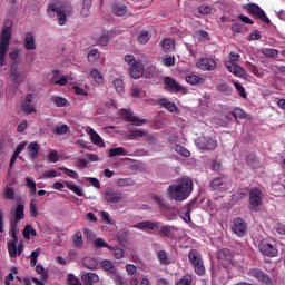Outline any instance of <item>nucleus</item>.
<instances>
[{
    "label": "nucleus",
    "instance_id": "f257e3e1",
    "mask_svg": "<svg viewBox=\"0 0 285 285\" xmlns=\"http://www.w3.org/2000/svg\"><path fill=\"white\" fill-rule=\"evenodd\" d=\"M10 39H12V27L4 26L0 33V67L6 66V56L10 50Z\"/></svg>",
    "mask_w": 285,
    "mask_h": 285
},
{
    "label": "nucleus",
    "instance_id": "f03ea898",
    "mask_svg": "<svg viewBox=\"0 0 285 285\" xmlns=\"http://www.w3.org/2000/svg\"><path fill=\"white\" fill-rule=\"evenodd\" d=\"M228 59L229 61H225V67L227 68V70H229V72H232V75H234L235 77L246 79V69L237 63V61L242 59V56L235 51H230Z\"/></svg>",
    "mask_w": 285,
    "mask_h": 285
},
{
    "label": "nucleus",
    "instance_id": "7ed1b4c3",
    "mask_svg": "<svg viewBox=\"0 0 285 285\" xmlns=\"http://www.w3.org/2000/svg\"><path fill=\"white\" fill-rule=\"evenodd\" d=\"M243 8L246 10L247 14H250L254 19H258L259 21H263V23H266V26H271V19L266 16V12L259 4L249 2L244 4Z\"/></svg>",
    "mask_w": 285,
    "mask_h": 285
},
{
    "label": "nucleus",
    "instance_id": "20e7f679",
    "mask_svg": "<svg viewBox=\"0 0 285 285\" xmlns=\"http://www.w3.org/2000/svg\"><path fill=\"white\" fill-rule=\"evenodd\" d=\"M188 259L194 267L196 275H206V267L204 266V259H202V254L197 249H191L188 253Z\"/></svg>",
    "mask_w": 285,
    "mask_h": 285
},
{
    "label": "nucleus",
    "instance_id": "39448f33",
    "mask_svg": "<svg viewBox=\"0 0 285 285\" xmlns=\"http://www.w3.org/2000/svg\"><path fill=\"white\" fill-rule=\"evenodd\" d=\"M194 183L191 178L183 177L179 179V202H185L193 195Z\"/></svg>",
    "mask_w": 285,
    "mask_h": 285
},
{
    "label": "nucleus",
    "instance_id": "423d86ee",
    "mask_svg": "<svg viewBox=\"0 0 285 285\" xmlns=\"http://www.w3.org/2000/svg\"><path fill=\"white\" fill-rule=\"evenodd\" d=\"M10 79L16 83V86H21L26 80L23 75V66H20L19 62H12L10 68Z\"/></svg>",
    "mask_w": 285,
    "mask_h": 285
},
{
    "label": "nucleus",
    "instance_id": "0eeeda50",
    "mask_svg": "<svg viewBox=\"0 0 285 285\" xmlns=\"http://www.w3.org/2000/svg\"><path fill=\"white\" fill-rule=\"evenodd\" d=\"M249 276L254 277V279L261 285H273V278H271L266 272L259 268L249 269Z\"/></svg>",
    "mask_w": 285,
    "mask_h": 285
},
{
    "label": "nucleus",
    "instance_id": "6e6552de",
    "mask_svg": "<svg viewBox=\"0 0 285 285\" xmlns=\"http://www.w3.org/2000/svg\"><path fill=\"white\" fill-rule=\"evenodd\" d=\"M47 14L49 17H57L59 26H66V11H63L61 8L50 4L47 9Z\"/></svg>",
    "mask_w": 285,
    "mask_h": 285
},
{
    "label": "nucleus",
    "instance_id": "1a4fd4ad",
    "mask_svg": "<svg viewBox=\"0 0 285 285\" xmlns=\"http://www.w3.org/2000/svg\"><path fill=\"white\" fill-rule=\"evenodd\" d=\"M104 197L109 205L119 204V202L124 200V193L114 190L112 188H107L104 193Z\"/></svg>",
    "mask_w": 285,
    "mask_h": 285
},
{
    "label": "nucleus",
    "instance_id": "9d476101",
    "mask_svg": "<svg viewBox=\"0 0 285 285\" xmlns=\"http://www.w3.org/2000/svg\"><path fill=\"white\" fill-rule=\"evenodd\" d=\"M196 146L200 150H215L217 140L213 139V137L202 136L196 140Z\"/></svg>",
    "mask_w": 285,
    "mask_h": 285
},
{
    "label": "nucleus",
    "instance_id": "9b49d317",
    "mask_svg": "<svg viewBox=\"0 0 285 285\" xmlns=\"http://www.w3.org/2000/svg\"><path fill=\"white\" fill-rule=\"evenodd\" d=\"M120 115L125 121H128L134 126H144V124H146V119L135 116L132 109H121Z\"/></svg>",
    "mask_w": 285,
    "mask_h": 285
},
{
    "label": "nucleus",
    "instance_id": "f8f14e48",
    "mask_svg": "<svg viewBox=\"0 0 285 285\" xmlns=\"http://www.w3.org/2000/svg\"><path fill=\"white\" fill-rule=\"evenodd\" d=\"M262 206V190L257 187H254L249 191V209L255 210Z\"/></svg>",
    "mask_w": 285,
    "mask_h": 285
},
{
    "label": "nucleus",
    "instance_id": "ddd939ff",
    "mask_svg": "<svg viewBox=\"0 0 285 285\" xmlns=\"http://www.w3.org/2000/svg\"><path fill=\"white\" fill-rule=\"evenodd\" d=\"M258 249L265 257H275V255H277V247L266 240H262L258 244Z\"/></svg>",
    "mask_w": 285,
    "mask_h": 285
},
{
    "label": "nucleus",
    "instance_id": "4468645a",
    "mask_svg": "<svg viewBox=\"0 0 285 285\" xmlns=\"http://www.w3.org/2000/svg\"><path fill=\"white\" fill-rule=\"evenodd\" d=\"M246 222H244V219L237 217L233 219V226H232V230L235 235H237V237H244V235H246Z\"/></svg>",
    "mask_w": 285,
    "mask_h": 285
},
{
    "label": "nucleus",
    "instance_id": "2eb2a0df",
    "mask_svg": "<svg viewBox=\"0 0 285 285\" xmlns=\"http://www.w3.org/2000/svg\"><path fill=\"white\" fill-rule=\"evenodd\" d=\"M197 198H194L191 202H189L185 207L181 208L183 210V215L180 216L181 219L186 223V224H190L191 219H190V213H193V210L197 209Z\"/></svg>",
    "mask_w": 285,
    "mask_h": 285
},
{
    "label": "nucleus",
    "instance_id": "dca6fc26",
    "mask_svg": "<svg viewBox=\"0 0 285 285\" xmlns=\"http://www.w3.org/2000/svg\"><path fill=\"white\" fill-rule=\"evenodd\" d=\"M197 67L200 70L213 71V70H215V68H217V61H215V59H213V58H200L197 61Z\"/></svg>",
    "mask_w": 285,
    "mask_h": 285
},
{
    "label": "nucleus",
    "instance_id": "f3484780",
    "mask_svg": "<svg viewBox=\"0 0 285 285\" xmlns=\"http://www.w3.org/2000/svg\"><path fill=\"white\" fill-rule=\"evenodd\" d=\"M40 150H41V147L39 146V142H37V141L30 142L27 146L28 159H30L31 161H35L36 159H39V151Z\"/></svg>",
    "mask_w": 285,
    "mask_h": 285
},
{
    "label": "nucleus",
    "instance_id": "a211bd4d",
    "mask_svg": "<svg viewBox=\"0 0 285 285\" xmlns=\"http://www.w3.org/2000/svg\"><path fill=\"white\" fill-rule=\"evenodd\" d=\"M227 186H228V181L225 178V176L214 178L210 183L212 190H226Z\"/></svg>",
    "mask_w": 285,
    "mask_h": 285
},
{
    "label": "nucleus",
    "instance_id": "6ab92c4d",
    "mask_svg": "<svg viewBox=\"0 0 285 285\" xmlns=\"http://www.w3.org/2000/svg\"><path fill=\"white\" fill-rule=\"evenodd\" d=\"M129 75L131 79H140V77H144V65H141V62L131 65V67H129Z\"/></svg>",
    "mask_w": 285,
    "mask_h": 285
},
{
    "label": "nucleus",
    "instance_id": "aec40b11",
    "mask_svg": "<svg viewBox=\"0 0 285 285\" xmlns=\"http://www.w3.org/2000/svg\"><path fill=\"white\" fill-rule=\"evenodd\" d=\"M167 199L179 202V184L170 185L166 191Z\"/></svg>",
    "mask_w": 285,
    "mask_h": 285
},
{
    "label": "nucleus",
    "instance_id": "412c9836",
    "mask_svg": "<svg viewBox=\"0 0 285 285\" xmlns=\"http://www.w3.org/2000/svg\"><path fill=\"white\" fill-rule=\"evenodd\" d=\"M165 90L168 92H179V83L175 81L171 77L164 78Z\"/></svg>",
    "mask_w": 285,
    "mask_h": 285
},
{
    "label": "nucleus",
    "instance_id": "4be33fe9",
    "mask_svg": "<svg viewBox=\"0 0 285 285\" xmlns=\"http://www.w3.org/2000/svg\"><path fill=\"white\" fill-rule=\"evenodd\" d=\"M23 46L26 50H37V42L35 41V35L32 32L24 35Z\"/></svg>",
    "mask_w": 285,
    "mask_h": 285
},
{
    "label": "nucleus",
    "instance_id": "5701e85b",
    "mask_svg": "<svg viewBox=\"0 0 285 285\" xmlns=\"http://www.w3.org/2000/svg\"><path fill=\"white\" fill-rule=\"evenodd\" d=\"M157 223L151 220H144L134 225V228H138L139 230H157Z\"/></svg>",
    "mask_w": 285,
    "mask_h": 285
},
{
    "label": "nucleus",
    "instance_id": "b1692460",
    "mask_svg": "<svg viewBox=\"0 0 285 285\" xmlns=\"http://www.w3.org/2000/svg\"><path fill=\"white\" fill-rule=\"evenodd\" d=\"M33 96L32 94H28L26 97L24 102L22 104V110L27 115H31V112H35V105L32 104Z\"/></svg>",
    "mask_w": 285,
    "mask_h": 285
},
{
    "label": "nucleus",
    "instance_id": "393cba45",
    "mask_svg": "<svg viewBox=\"0 0 285 285\" xmlns=\"http://www.w3.org/2000/svg\"><path fill=\"white\" fill-rule=\"evenodd\" d=\"M81 279L85 285H92L99 282V275L95 273H86L81 276Z\"/></svg>",
    "mask_w": 285,
    "mask_h": 285
},
{
    "label": "nucleus",
    "instance_id": "a878e982",
    "mask_svg": "<svg viewBox=\"0 0 285 285\" xmlns=\"http://www.w3.org/2000/svg\"><path fill=\"white\" fill-rule=\"evenodd\" d=\"M50 100L56 106V108H68V106H70V102L61 96H51Z\"/></svg>",
    "mask_w": 285,
    "mask_h": 285
},
{
    "label": "nucleus",
    "instance_id": "bb28decb",
    "mask_svg": "<svg viewBox=\"0 0 285 285\" xmlns=\"http://www.w3.org/2000/svg\"><path fill=\"white\" fill-rule=\"evenodd\" d=\"M90 139L95 146H98L99 148L106 147V144L104 142V138H101V136H99V134H97L95 129H90Z\"/></svg>",
    "mask_w": 285,
    "mask_h": 285
},
{
    "label": "nucleus",
    "instance_id": "cd10ccee",
    "mask_svg": "<svg viewBox=\"0 0 285 285\" xmlns=\"http://www.w3.org/2000/svg\"><path fill=\"white\" fill-rule=\"evenodd\" d=\"M158 104L160 105V108H165L168 112H177V106L166 98L159 99Z\"/></svg>",
    "mask_w": 285,
    "mask_h": 285
},
{
    "label": "nucleus",
    "instance_id": "c85d7f7f",
    "mask_svg": "<svg viewBox=\"0 0 285 285\" xmlns=\"http://www.w3.org/2000/svg\"><path fill=\"white\" fill-rule=\"evenodd\" d=\"M82 265L89 271H95L98 268L99 262H97V259L92 257H85L82 258Z\"/></svg>",
    "mask_w": 285,
    "mask_h": 285
},
{
    "label": "nucleus",
    "instance_id": "c756f323",
    "mask_svg": "<svg viewBox=\"0 0 285 285\" xmlns=\"http://www.w3.org/2000/svg\"><path fill=\"white\" fill-rule=\"evenodd\" d=\"M111 12H114L116 17H124V14L128 12V7L124 3H116L111 7Z\"/></svg>",
    "mask_w": 285,
    "mask_h": 285
},
{
    "label": "nucleus",
    "instance_id": "7c9ffc66",
    "mask_svg": "<svg viewBox=\"0 0 285 285\" xmlns=\"http://www.w3.org/2000/svg\"><path fill=\"white\" fill-rule=\"evenodd\" d=\"M18 233H19V222L10 220L9 235L16 242H19V236H17Z\"/></svg>",
    "mask_w": 285,
    "mask_h": 285
},
{
    "label": "nucleus",
    "instance_id": "2f4dec72",
    "mask_svg": "<svg viewBox=\"0 0 285 285\" xmlns=\"http://www.w3.org/2000/svg\"><path fill=\"white\" fill-rule=\"evenodd\" d=\"M230 117H234V119H246V112L240 108H235L228 116H225L226 121H230Z\"/></svg>",
    "mask_w": 285,
    "mask_h": 285
},
{
    "label": "nucleus",
    "instance_id": "473e14b6",
    "mask_svg": "<svg viewBox=\"0 0 285 285\" xmlns=\"http://www.w3.org/2000/svg\"><path fill=\"white\" fill-rule=\"evenodd\" d=\"M185 79H186L187 83H190V86H197L199 83H205L206 82V79H204V77H199L197 75L186 76Z\"/></svg>",
    "mask_w": 285,
    "mask_h": 285
},
{
    "label": "nucleus",
    "instance_id": "72a5a7b5",
    "mask_svg": "<svg viewBox=\"0 0 285 285\" xmlns=\"http://www.w3.org/2000/svg\"><path fill=\"white\" fill-rule=\"evenodd\" d=\"M146 135H148V132H146L145 130L141 129H134V130H129L127 134L128 139H141V137H146Z\"/></svg>",
    "mask_w": 285,
    "mask_h": 285
},
{
    "label": "nucleus",
    "instance_id": "f704fd0d",
    "mask_svg": "<svg viewBox=\"0 0 285 285\" xmlns=\"http://www.w3.org/2000/svg\"><path fill=\"white\" fill-rule=\"evenodd\" d=\"M26 217V213H24V206L19 204L16 207V213H14V218H11V222H21V219H23Z\"/></svg>",
    "mask_w": 285,
    "mask_h": 285
},
{
    "label": "nucleus",
    "instance_id": "c9c22d12",
    "mask_svg": "<svg viewBox=\"0 0 285 285\" xmlns=\"http://www.w3.org/2000/svg\"><path fill=\"white\" fill-rule=\"evenodd\" d=\"M17 244H19V240H9L7 243L8 246V253L11 259H14L18 255L17 253Z\"/></svg>",
    "mask_w": 285,
    "mask_h": 285
},
{
    "label": "nucleus",
    "instance_id": "e433bc0d",
    "mask_svg": "<svg viewBox=\"0 0 285 285\" xmlns=\"http://www.w3.org/2000/svg\"><path fill=\"white\" fill-rule=\"evenodd\" d=\"M65 186L66 188H68V190H71V193H73L78 197H83V190H81V187H78L77 185L70 181H65Z\"/></svg>",
    "mask_w": 285,
    "mask_h": 285
},
{
    "label": "nucleus",
    "instance_id": "4c0bfd02",
    "mask_svg": "<svg viewBox=\"0 0 285 285\" xmlns=\"http://www.w3.org/2000/svg\"><path fill=\"white\" fill-rule=\"evenodd\" d=\"M72 244L76 248H83V234L81 232H77L72 236Z\"/></svg>",
    "mask_w": 285,
    "mask_h": 285
},
{
    "label": "nucleus",
    "instance_id": "58836bf2",
    "mask_svg": "<svg viewBox=\"0 0 285 285\" xmlns=\"http://www.w3.org/2000/svg\"><path fill=\"white\" fill-rule=\"evenodd\" d=\"M90 8H92V0H82L81 17H90Z\"/></svg>",
    "mask_w": 285,
    "mask_h": 285
},
{
    "label": "nucleus",
    "instance_id": "ea45409f",
    "mask_svg": "<svg viewBox=\"0 0 285 285\" xmlns=\"http://www.w3.org/2000/svg\"><path fill=\"white\" fill-rule=\"evenodd\" d=\"M22 235L24 239H30V235L31 237H37V230L35 229V227H32V225H26L22 230Z\"/></svg>",
    "mask_w": 285,
    "mask_h": 285
},
{
    "label": "nucleus",
    "instance_id": "a19ab883",
    "mask_svg": "<svg viewBox=\"0 0 285 285\" xmlns=\"http://www.w3.org/2000/svg\"><path fill=\"white\" fill-rule=\"evenodd\" d=\"M161 48L164 52H170L175 50V41H173V39L166 38L161 42Z\"/></svg>",
    "mask_w": 285,
    "mask_h": 285
},
{
    "label": "nucleus",
    "instance_id": "79ce46f5",
    "mask_svg": "<svg viewBox=\"0 0 285 285\" xmlns=\"http://www.w3.org/2000/svg\"><path fill=\"white\" fill-rule=\"evenodd\" d=\"M100 57H101V53H99V50L91 49L87 56V60L89 61V63H97Z\"/></svg>",
    "mask_w": 285,
    "mask_h": 285
},
{
    "label": "nucleus",
    "instance_id": "37998d69",
    "mask_svg": "<svg viewBox=\"0 0 285 285\" xmlns=\"http://www.w3.org/2000/svg\"><path fill=\"white\" fill-rule=\"evenodd\" d=\"M90 77L94 79V81H96V83H104V75L98 69H91Z\"/></svg>",
    "mask_w": 285,
    "mask_h": 285
},
{
    "label": "nucleus",
    "instance_id": "c03bdc74",
    "mask_svg": "<svg viewBox=\"0 0 285 285\" xmlns=\"http://www.w3.org/2000/svg\"><path fill=\"white\" fill-rule=\"evenodd\" d=\"M151 37H153V35H150V32L140 31L138 35V42L141 43V46H146V43H148V41H150Z\"/></svg>",
    "mask_w": 285,
    "mask_h": 285
},
{
    "label": "nucleus",
    "instance_id": "a18cd8bd",
    "mask_svg": "<svg viewBox=\"0 0 285 285\" xmlns=\"http://www.w3.org/2000/svg\"><path fill=\"white\" fill-rule=\"evenodd\" d=\"M157 257L163 266H168V264H170V258H168L166 250H159Z\"/></svg>",
    "mask_w": 285,
    "mask_h": 285
},
{
    "label": "nucleus",
    "instance_id": "49530a36",
    "mask_svg": "<svg viewBox=\"0 0 285 285\" xmlns=\"http://www.w3.org/2000/svg\"><path fill=\"white\" fill-rule=\"evenodd\" d=\"M36 273L40 275L41 282H48V271L43 268V265H36Z\"/></svg>",
    "mask_w": 285,
    "mask_h": 285
},
{
    "label": "nucleus",
    "instance_id": "de8ad7c7",
    "mask_svg": "<svg viewBox=\"0 0 285 285\" xmlns=\"http://www.w3.org/2000/svg\"><path fill=\"white\" fill-rule=\"evenodd\" d=\"M247 164L252 167V168H259V166H262V164L259 163V159L257 158V156L250 154L247 156Z\"/></svg>",
    "mask_w": 285,
    "mask_h": 285
},
{
    "label": "nucleus",
    "instance_id": "09e8293b",
    "mask_svg": "<svg viewBox=\"0 0 285 285\" xmlns=\"http://www.w3.org/2000/svg\"><path fill=\"white\" fill-rule=\"evenodd\" d=\"M94 248H108V250H112V245H108L104 238H97L94 240Z\"/></svg>",
    "mask_w": 285,
    "mask_h": 285
},
{
    "label": "nucleus",
    "instance_id": "8fccbe9b",
    "mask_svg": "<svg viewBox=\"0 0 285 285\" xmlns=\"http://www.w3.org/2000/svg\"><path fill=\"white\" fill-rule=\"evenodd\" d=\"M116 184L120 188H124L126 186H135V179H132V178H119Z\"/></svg>",
    "mask_w": 285,
    "mask_h": 285
},
{
    "label": "nucleus",
    "instance_id": "3c124183",
    "mask_svg": "<svg viewBox=\"0 0 285 285\" xmlns=\"http://www.w3.org/2000/svg\"><path fill=\"white\" fill-rule=\"evenodd\" d=\"M114 87L115 90L118 92V95H124L126 88L124 87V80L116 78L114 80Z\"/></svg>",
    "mask_w": 285,
    "mask_h": 285
},
{
    "label": "nucleus",
    "instance_id": "603ef678",
    "mask_svg": "<svg viewBox=\"0 0 285 285\" xmlns=\"http://www.w3.org/2000/svg\"><path fill=\"white\" fill-rule=\"evenodd\" d=\"M126 156L128 153L122 147L112 148L109 150V157Z\"/></svg>",
    "mask_w": 285,
    "mask_h": 285
},
{
    "label": "nucleus",
    "instance_id": "864d4df0",
    "mask_svg": "<svg viewBox=\"0 0 285 285\" xmlns=\"http://www.w3.org/2000/svg\"><path fill=\"white\" fill-rule=\"evenodd\" d=\"M67 132H70V127L66 124L57 126L53 129V135H66Z\"/></svg>",
    "mask_w": 285,
    "mask_h": 285
},
{
    "label": "nucleus",
    "instance_id": "5fc2aeb1",
    "mask_svg": "<svg viewBox=\"0 0 285 285\" xmlns=\"http://www.w3.org/2000/svg\"><path fill=\"white\" fill-rule=\"evenodd\" d=\"M39 255H41V249L37 248L30 254V266H37V259H39Z\"/></svg>",
    "mask_w": 285,
    "mask_h": 285
},
{
    "label": "nucleus",
    "instance_id": "6e6d98bb",
    "mask_svg": "<svg viewBox=\"0 0 285 285\" xmlns=\"http://www.w3.org/2000/svg\"><path fill=\"white\" fill-rule=\"evenodd\" d=\"M234 87L236 88V90L238 91V95L243 98V99H247L248 94H246V89L244 88V86H242L239 82L234 81Z\"/></svg>",
    "mask_w": 285,
    "mask_h": 285
},
{
    "label": "nucleus",
    "instance_id": "4d7b16f0",
    "mask_svg": "<svg viewBox=\"0 0 285 285\" xmlns=\"http://www.w3.org/2000/svg\"><path fill=\"white\" fill-rule=\"evenodd\" d=\"M27 188L30 189L31 195L37 194V183L32 178H26Z\"/></svg>",
    "mask_w": 285,
    "mask_h": 285
},
{
    "label": "nucleus",
    "instance_id": "13d9d810",
    "mask_svg": "<svg viewBox=\"0 0 285 285\" xmlns=\"http://www.w3.org/2000/svg\"><path fill=\"white\" fill-rule=\"evenodd\" d=\"M262 55L265 57L276 58L279 55V51L277 49L265 48L262 50Z\"/></svg>",
    "mask_w": 285,
    "mask_h": 285
},
{
    "label": "nucleus",
    "instance_id": "bf43d9fd",
    "mask_svg": "<svg viewBox=\"0 0 285 285\" xmlns=\"http://www.w3.org/2000/svg\"><path fill=\"white\" fill-rule=\"evenodd\" d=\"M179 285H193V274H185L179 279Z\"/></svg>",
    "mask_w": 285,
    "mask_h": 285
},
{
    "label": "nucleus",
    "instance_id": "052dcab7",
    "mask_svg": "<svg viewBox=\"0 0 285 285\" xmlns=\"http://www.w3.org/2000/svg\"><path fill=\"white\" fill-rule=\"evenodd\" d=\"M156 230L161 235H165V237H168L173 233V229L169 226H159V224L157 225Z\"/></svg>",
    "mask_w": 285,
    "mask_h": 285
},
{
    "label": "nucleus",
    "instance_id": "680f3d73",
    "mask_svg": "<svg viewBox=\"0 0 285 285\" xmlns=\"http://www.w3.org/2000/svg\"><path fill=\"white\" fill-rule=\"evenodd\" d=\"M218 257L219 259H222L223 262H230V250L229 249H222L218 253Z\"/></svg>",
    "mask_w": 285,
    "mask_h": 285
},
{
    "label": "nucleus",
    "instance_id": "e2e57ef3",
    "mask_svg": "<svg viewBox=\"0 0 285 285\" xmlns=\"http://www.w3.org/2000/svg\"><path fill=\"white\" fill-rule=\"evenodd\" d=\"M19 52L20 50L17 48L9 52V58L11 59L12 63H19Z\"/></svg>",
    "mask_w": 285,
    "mask_h": 285
},
{
    "label": "nucleus",
    "instance_id": "0e129e2a",
    "mask_svg": "<svg viewBox=\"0 0 285 285\" xmlns=\"http://www.w3.org/2000/svg\"><path fill=\"white\" fill-rule=\"evenodd\" d=\"M3 193H4V199H8V200L14 199V188L7 186Z\"/></svg>",
    "mask_w": 285,
    "mask_h": 285
},
{
    "label": "nucleus",
    "instance_id": "69168bd1",
    "mask_svg": "<svg viewBox=\"0 0 285 285\" xmlns=\"http://www.w3.org/2000/svg\"><path fill=\"white\" fill-rule=\"evenodd\" d=\"M102 268H105V271H108L109 273H115V265L112 264V262L105 259L101 263Z\"/></svg>",
    "mask_w": 285,
    "mask_h": 285
},
{
    "label": "nucleus",
    "instance_id": "338daca9",
    "mask_svg": "<svg viewBox=\"0 0 285 285\" xmlns=\"http://www.w3.org/2000/svg\"><path fill=\"white\" fill-rule=\"evenodd\" d=\"M48 160L51 164H57V161H59V153L57 150H50L48 154Z\"/></svg>",
    "mask_w": 285,
    "mask_h": 285
},
{
    "label": "nucleus",
    "instance_id": "774afa93",
    "mask_svg": "<svg viewBox=\"0 0 285 285\" xmlns=\"http://www.w3.org/2000/svg\"><path fill=\"white\" fill-rule=\"evenodd\" d=\"M68 282L70 285H81V281L79 279V277L75 276V274L68 275Z\"/></svg>",
    "mask_w": 285,
    "mask_h": 285
}]
</instances>
